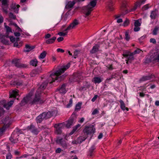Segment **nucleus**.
I'll return each instance as SVG.
<instances>
[{"mask_svg":"<svg viewBox=\"0 0 159 159\" xmlns=\"http://www.w3.org/2000/svg\"><path fill=\"white\" fill-rule=\"evenodd\" d=\"M9 16L10 18L14 20H15L16 18V16L11 12L9 13Z\"/></svg>","mask_w":159,"mask_h":159,"instance_id":"37","label":"nucleus"},{"mask_svg":"<svg viewBox=\"0 0 159 159\" xmlns=\"http://www.w3.org/2000/svg\"><path fill=\"white\" fill-rule=\"evenodd\" d=\"M10 124H4L3 126L0 129H6L8 128L10 126Z\"/></svg>","mask_w":159,"mask_h":159,"instance_id":"44","label":"nucleus"},{"mask_svg":"<svg viewBox=\"0 0 159 159\" xmlns=\"http://www.w3.org/2000/svg\"><path fill=\"white\" fill-rule=\"evenodd\" d=\"M107 5L108 7V8L111 11H112L113 9L114 8L113 7V2L110 0L107 3Z\"/></svg>","mask_w":159,"mask_h":159,"instance_id":"23","label":"nucleus"},{"mask_svg":"<svg viewBox=\"0 0 159 159\" xmlns=\"http://www.w3.org/2000/svg\"><path fill=\"white\" fill-rule=\"evenodd\" d=\"M34 48V47H31L28 44L25 45V49L24 51L25 52H29L33 49Z\"/></svg>","mask_w":159,"mask_h":159,"instance_id":"24","label":"nucleus"},{"mask_svg":"<svg viewBox=\"0 0 159 159\" xmlns=\"http://www.w3.org/2000/svg\"><path fill=\"white\" fill-rule=\"evenodd\" d=\"M19 90L17 89H15L9 92L10 98H16V96L19 95L18 93Z\"/></svg>","mask_w":159,"mask_h":159,"instance_id":"11","label":"nucleus"},{"mask_svg":"<svg viewBox=\"0 0 159 159\" xmlns=\"http://www.w3.org/2000/svg\"><path fill=\"white\" fill-rule=\"evenodd\" d=\"M1 42L5 44H8L9 43V40L7 39H6L4 38V36H2V37L1 39Z\"/></svg>","mask_w":159,"mask_h":159,"instance_id":"26","label":"nucleus"},{"mask_svg":"<svg viewBox=\"0 0 159 159\" xmlns=\"http://www.w3.org/2000/svg\"><path fill=\"white\" fill-rule=\"evenodd\" d=\"M70 12L69 10L63 15L61 16V19L63 21H65L67 20H70L71 18V15H70Z\"/></svg>","mask_w":159,"mask_h":159,"instance_id":"9","label":"nucleus"},{"mask_svg":"<svg viewBox=\"0 0 159 159\" xmlns=\"http://www.w3.org/2000/svg\"><path fill=\"white\" fill-rule=\"evenodd\" d=\"M102 81V79L99 77H95L93 78V81L96 84L97 83L99 84Z\"/></svg>","mask_w":159,"mask_h":159,"instance_id":"21","label":"nucleus"},{"mask_svg":"<svg viewBox=\"0 0 159 159\" xmlns=\"http://www.w3.org/2000/svg\"><path fill=\"white\" fill-rule=\"evenodd\" d=\"M100 48L99 45L98 44H96L93 47L92 49L90 51V53L93 54L99 51Z\"/></svg>","mask_w":159,"mask_h":159,"instance_id":"12","label":"nucleus"},{"mask_svg":"<svg viewBox=\"0 0 159 159\" xmlns=\"http://www.w3.org/2000/svg\"><path fill=\"white\" fill-rule=\"evenodd\" d=\"M55 113L56 112L54 111L43 112L36 117V122L38 123H40L44 119H47L52 116H55Z\"/></svg>","mask_w":159,"mask_h":159,"instance_id":"2","label":"nucleus"},{"mask_svg":"<svg viewBox=\"0 0 159 159\" xmlns=\"http://www.w3.org/2000/svg\"><path fill=\"white\" fill-rule=\"evenodd\" d=\"M70 66V65L68 64L66 65L62 66L61 67L57 70L55 73H52L49 78V80H46L38 88L36 91L34 98L32 99L31 95L29 94L25 97L23 98L21 101V104L24 105L26 103H29L31 105H35L38 104H42L44 103L45 100L43 99L40 97L41 91L44 90L46 87L48 83L51 84L55 80H58V81L64 79L66 75H62L59 76L65 71L68 69Z\"/></svg>","mask_w":159,"mask_h":159,"instance_id":"1","label":"nucleus"},{"mask_svg":"<svg viewBox=\"0 0 159 159\" xmlns=\"http://www.w3.org/2000/svg\"><path fill=\"white\" fill-rule=\"evenodd\" d=\"M28 129H33L35 128V127L32 124H31L30 126H28Z\"/></svg>","mask_w":159,"mask_h":159,"instance_id":"55","label":"nucleus"},{"mask_svg":"<svg viewBox=\"0 0 159 159\" xmlns=\"http://www.w3.org/2000/svg\"><path fill=\"white\" fill-rule=\"evenodd\" d=\"M149 8L148 4H147L144 5L142 8L143 11H145L148 9Z\"/></svg>","mask_w":159,"mask_h":159,"instance_id":"49","label":"nucleus"},{"mask_svg":"<svg viewBox=\"0 0 159 159\" xmlns=\"http://www.w3.org/2000/svg\"><path fill=\"white\" fill-rule=\"evenodd\" d=\"M96 4V1H92L87 6L84 7V13L86 16H88L90 14L91 12L93 10V8L95 7Z\"/></svg>","mask_w":159,"mask_h":159,"instance_id":"3","label":"nucleus"},{"mask_svg":"<svg viewBox=\"0 0 159 159\" xmlns=\"http://www.w3.org/2000/svg\"><path fill=\"white\" fill-rule=\"evenodd\" d=\"M96 147L94 145H93L89 149L88 156L90 157H92L93 155V153Z\"/></svg>","mask_w":159,"mask_h":159,"instance_id":"18","label":"nucleus"},{"mask_svg":"<svg viewBox=\"0 0 159 159\" xmlns=\"http://www.w3.org/2000/svg\"><path fill=\"white\" fill-rule=\"evenodd\" d=\"M9 38L11 41L12 43L14 42L15 41V38L12 36H10Z\"/></svg>","mask_w":159,"mask_h":159,"instance_id":"53","label":"nucleus"},{"mask_svg":"<svg viewBox=\"0 0 159 159\" xmlns=\"http://www.w3.org/2000/svg\"><path fill=\"white\" fill-rule=\"evenodd\" d=\"M75 0H74L72 1H70L68 2L65 6L66 8L69 9L72 7L75 3Z\"/></svg>","mask_w":159,"mask_h":159,"instance_id":"15","label":"nucleus"},{"mask_svg":"<svg viewBox=\"0 0 159 159\" xmlns=\"http://www.w3.org/2000/svg\"><path fill=\"white\" fill-rule=\"evenodd\" d=\"M8 7H7L4 6L2 7L3 11L6 14H7L8 13L7 10Z\"/></svg>","mask_w":159,"mask_h":159,"instance_id":"41","label":"nucleus"},{"mask_svg":"<svg viewBox=\"0 0 159 159\" xmlns=\"http://www.w3.org/2000/svg\"><path fill=\"white\" fill-rule=\"evenodd\" d=\"M119 102L120 103V107L122 110L125 111L126 110L127 111H129V108L125 107V104L123 100H120Z\"/></svg>","mask_w":159,"mask_h":159,"instance_id":"17","label":"nucleus"},{"mask_svg":"<svg viewBox=\"0 0 159 159\" xmlns=\"http://www.w3.org/2000/svg\"><path fill=\"white\" fill-rule=\"evenodd\" d=\"M38 61L36 59H34L30 61V64L33 66H37V64Z\"/></svg>","mask_w":159,"mask_h":159,"instance_id":"25","label":"nucleus"},{"mask_svg":"<svg viewBox=\"0 0 159 159\" xmlns=\"http://www.w3.org/2000/svg\"><path fill=\"white\" fill-rule=\"evenodd\" d=\"M125 39L126 40L129 41L130 39V36L129 35V31H127L125 32Z\"/></svg>","mask_w":159,"mask_h":159,"instance_id":"32","label":"nucleus"},{"mask_svg":"<svg viewBox=\"0 0 159 159\" xmlns=\"http://www.w3.org/2000/svg\"><path fill=\"white\" fill-rule=\"evenodd\" d=\"M66 128H70V126L73 125L74 122V119L73 117H70L67 121L64 122Z\"/></svg>","mask_w":159,"mask_h":159,"instance_id":"8","label":"nucleus"},{"mask_svg":"<svg viewBox=\"0 0 159 159\" xmlns=\"http://www.w3.org/2000/svg\"><path fill=\"white\" fill-rule=\"evenodd\" d=\"M20 133V130H14L11 134V137L9 139L11 141L14 143H17L18 139L17 138H16V136H18L19 134Z\"/></svg>","mask_w":159,"mask_h":159,"instance_id":"4","label":"nucleus"},{"mask_svg":"<svg viewBox=\"0 0 159 159\" xmlns=\"http://www.w3.org/2000/svg\"><path fill=\"white\" fill-rule=\"evenodd\" d=\"M158 28L157 27H155L152 31L153 35H156L157 34V31L158 30Z\"/></svg>","mask_w":159,"mask_h":159,"instance_id":"39","label":"nucleus"},{"mask_svg":"<svg viewBox=\"0 0 159 159\" xmlns=\"http://www.w3.org/2000/svg\"><path fill=\"white\" fill-rule=\"evenodd\" d=\"M156 16V12L155 11H152L151 12V14L150 15V17L152 19H155Z\"/></svg>","mask_w":159,"mask_h":159,"instance_id":"34","label":"nucleus"},{"mask_svg":"<svg viewBox=\"0 0 159 159\" xmlns=\"http://www.w3.org/2000/svg\"><path fill=\"white\" fill-rule=\"evenodd\" d=\"M39 73L36 70H34L32 71L30 73V75L31 76H34L35 75L39 74Z\"/></svg>","mask_w":159,"mask_h":159,"instance_id":"33","label":"nucleus"},{"mask_svg":"<svg viewBox=\"0 0 159 159\" xmlns=\"http://www.w3.org/2000/svg\"><path fill=\"white\" fill-rule=\"evenodd\" d=\"M20 7V6L18 4L16 5L15 4H12L11 6V8L14 10V12L16 13H18L19 8Z\"/></svg>","mask_w":159,"mask_h":159,"instance_id":"19","label":"nucleus"},{"mask_svg":"<svg viewBox=\"0 0 159 159\" xmlns=\"http://www.w3.org/2000/svg\"><path fill=\"white\" fill-rule=\"evenodd\" d=\"M8 0H2V5L3 6H6L7 7H8Z\"/></svg>","mask_w":159,"mask_h":159,"instance_id":"31","label":"nucleus"},{"mask_svg":"<svg viewBox=\"0 0 159 159\" xmlns=\"http://www.w3.org/2000/svg\"><path fill=\"white\" fill-rule=\"evenodd\" d=\"M56 142L58 144H60L64 148H66L67 147V144L63 139L61 138L60 139L59 138H57Z\"/></svg>","mask_w":159,"mask_h":159,"instance_id":"6","label":"nucleus"},{"mask_svg":"<svg viewBox=\"0 0 159 159\" xmlns=\"http://www.w3.org/2000/svg\"><path fill=\"white\" fill-rule=\"evenodd\" d=\"M141 20L139 19L135 20L134 23V27H139L141 25V23L140 22V21H141Z\"/></svg>","mask_w":159,"mask_h":159,"instance_id":"27","label":"nucleus"},{"mask_svg":"<svg viewBox=\"0 0 159 159\" xmlns=\"http://www.w3.org/2000/svg\"><path fill=\"white\" fill-rule=\"evenodd\" d=\"M66 84H63L61 85L59 88L57 89V90L59 91L60 93H65L67 91L66 89Z\"/></svg>","mask_w":159,"mask_h":159,"instance_id":"14","label":"nucleus"},{"mask_svg":"<svg viewBox=\"0 0 159 159\" xmlns=\"http://www.w3.org/2000/svg\"><path fill=\"white\" fill-rule=\"evenodd\" d=\"M88 88H89V87L88 86H87L84 85L82 87H80L79 88V89L80 90V91H84V90H86V89H88Z\"/></svg>","mask_w":159,"mask_h":159,"instance_id":"38","label":"nucleus"},{"mask_svg":"<svg viewBox=\"0 0 159 159\" xmlns=\"http://www.w3.org/2000/svg\"><path fill=\"white\" fill-rule=\"evenodd\" d=\"M19 61V59H14L12 61L11 63L17 67L24 68L27 67L26 65L20 63Z\"/></svg>","mask_w":159,"mask_h":159,"instance_id":"5","label":"nucleus"},{"mask_svg":"<svg viewBox=\"0 0 159 159\" xmlns=\"http://www.w3.org/2000/svg\"><path fill=\"white\" fill-rule=\"evenodd\" d=\"M14 103L13 100H11L8 102L7 104H5L4 105V107L7 109H9V107H11Z\"/></svg>","mask_w":159,"mask_h":159,"instance_id":"20","label":"nucleus"},{"mask_svg":"<svg viewBox=\"0 0 159 159\" xmlns=\"http://www.w3.org/2000/svg\"><path fill=\"white\" fill-rule=\"evenodd\" d=\"M5 28L6 29V31L7 33L9 32H11V29L10 27L8 26H5Z\"/></svg>","mask_w":159,"mask_h":159,"instance_id":"42","label":"nucleus"},{"mask_svg":"<svg viewBox=\"0 0 159 159\" xmlns=\"http://www.w3.org/2000/svg\"><path fill=\"white\" fill-rule=\"evenodd\" d=\"M124 57H127V58L129 62L131 63V62L134 59V57L133 56L134 55L132 54V53L130 52H128L123 55Z\"/></svg>","mask_w":159,"mask_h":159,"instance_id":"7","label":"nucleus"},{"mask_svg":"<svg viewBox=\"0 0 159 159\" xmlns=\"http://www.w3.org/2000/svg\"><path fill=\"white\" fill-rule=\"evenodd\" d=\"M119 76V73H115L114 74L112 75L111 76L113 78H118V76Z\"/></svg>","mask_w":159,"mask_h":159,"instance_id":"45","label":"nucleus"},{"mask_svg":"<svg viewBox=\"0 0 159 159\" xmlns=\"http://www.w3.org/2000/svg\"><path fill=\"white\" fill-rule=\"evenodd\" d=\"M94 125L93 124H89L86 125L84 129H93L94 128Z\"/></svg>","mask_w":159,"mask_h":159,"instance_id":"28","label":"nucleus"},{"mask_svg":"<svg viewBox=\"0 0 159 159\" xmlns=\"http://www.w3.org/2000/svg\"><path fill=\"white\" fill-rule=\"evenodd\" d=\"M61 149L60 148H57L55 152L56 153H60L61 151Z\"/></svg>","mask_w":159,"mask_h":159,"instance_id":"54","label":"nucleus"},{"mask_svg":"<svg viewBox=\"0 0 159 159\" xmlns=\"http://www.w3.org/2000/svg\"><path fill=\"white\" fill-rule=\"evenodd\" d=\"M140 30V28L139 26L134 27V30L135 32H137L139 31Z\"/></svg>","mask_w":159,"mask_h":159,"instance_id":"52","label":"nucleus"},{"mask_svg":"<svg viewBox=\"0 0 159 159\" xmlns=\"http://www.w3.org/2000/svg\"><path fill=\"white\" fill-rule=\"evenodd\" d=\"M99 113V111L97 109H95L93 111L92 114V115H95Z\"/></svg>","mask_w":159,"mask_h":159,"instance_id":"47","label":"nucleus"},{"mask_svg":"<svg viewBox=\"0 0 159 159\" xmlns=\"http://www.w3.org/2000/svg\"><path fill=\"white\" fill-rule=\"evenodd\" d=\"M150 42L153 44H155L156 43V41L155 39L152 38L150 40Z\"/></svg>","mask_w":159,"mask_h":159,"instance_id":"51","label":"nucleus"},{"mask_svg":"<svg viewBox=\"0 0 159 159\" xmlns=\"http://www.w3.org/2000/svg\"><path fill=\"white\" fill-rule=\"evenodd\" d=\"M79 23V20L76 19H75L69 26L71 29H72L75 28Z\"/></svg>","mask_w":159,"mask_h":159,"instance_id":"13","label":"nucleus"},{"mask_svg":"<svg viewBox=\"0 0 159 159\" xmlns=\"http://www.w3.org/2000/svg\"><path fill=\"white\" fill-rule=\"evenodd\" d=\"M16 84V85L17 86H20L22 85V82L20 81H17Z\"/></svg>","mask_w":159,"mask_h":159,"instance_id":"60","label":"nucleus"},{"mask_svg":"<svg viewBox=\"0 0 159 159\" xmlns=\"http://www.w3.org/2000/svg\"><path fill=\"white\" fill-rule=\"evenodd\" d=\"M64 40V38L62 37H60L57 38V40L58 42H61Z\"/></svg>","mask_w":159,"mask_h":159,"instance_id":"62","label":"nucleus"},{"mask_svg":"<svg viewBox=\"0 0 159 159\" xmlns=\"http://www.w3.org/2000/svg\"><path fill=\"white\" fill-rule=\"evenodd\" d=\"M56 39V37H53L52 39H49L46 40V43L47 44L53 43Z\"/></svg>","mask_w":159,"mask_h":159,"instance_id":"22","label":"nucleus"},{"mask_svg":"<svg viewBox=\"0 0 159 159\" xmlns=\"http://www.w3.org/2000/svg\"><path fill=\"white\" fill-rule=\"evenodd\" d=\"M86 138H87L86 137L85 138L84 137H79L78 139V140L79 141V144L81 143H82V142H83V141H84L86 139Z\"/></svg>","mask_w":159,"mask_h":159,"instance_id":"35","label":"nucleus"},{"mask_svg":"<svg viewBox=\"0 0 159 159\" xmlns=\"http://www.w3.org/2000/svg\"><path fill=\"white\" fill-rule=\"evenodd\" d=\"M65 123V122H63L61 123L55 124L54 125V128L56 129H64L66 127Z\"/></svg>","mask_w":159,"mask_h":159,"instance_id":"10","label":"nucleus"},{"mask_svg":"<svg viewBox=\"0 0 159 159\" xmlns=\"http://www.w3.org/2000/svg\"><path fill=\"white\" fill-rule=\"evenodd\" d=\"M72 98H71L69 101V103L66 105V107L68 108L70 107L72 103Z\"/></svg>","mask_w":159,"mask_h":159,"instance_id":"46","label":"nucleus"},{"mask_svg":"<svg viewBox=\"0 0 159 159\" xmlns=\"http://www.w3.org/2000/svg\"><path fill=\"white\" fill-rule=\"evenodd\" d=\"M47 53L45 51H43L39 56V58L40 59H43L44 58L46 55Z\"/></svg>","mask_w":159,"mask_h":159,"instance_id":"30","label":"nucleus"},{"mask_svg":"<svg viewBox=\"0 0 159 159\" xmlns=\"http://www.w3.org/2000/svg\"><path fill=\"white\" fill-rule=\"evenodd\" d=\"M82 105V103L79 102L76 105L75 110L78 111L80 110Z\"/></svg>","mask_w":159,"mask_h":159,"instance_id":"29","label":"nucleus"},{"mask_svg":"<svg viewBox=\"0 0 159 159\" xmlns=\"http://www.w3.org/2000/svg\"><path fill=\"white\" fill-rule=\"evenodd\" d=\"M57 51L58 52H61V53H63L64 52V50L61 48H58L57 49Z\"/></svg>","mask_w":159,"mask_h":159,"instance_id":"61","label":"nucleus"},{"mask_svg":"<svg viewBox=\"0 0 159 159\" xmlns=\"http://www.w3.org/2000/svg\"><path fill=\"white\" fill-rule=\"evenodd\" d=\"M129 24V20L128 19H126L125 20L124 22L123 23V25L124 26H127Z\"/></svg>","mask_w":159,"mask_h":159,"instance_id":"43","label":"nucleus"},{"mask_svg":"<svg viewBox=\"0 0 159 159\" xmlns=\"http://www.w3.org/2000/svg\"><path fill=\"white\" fill-rule=\"evenodd\" d=\"M93 130H84V132L86 133L87 134H91L92 133V131Z\"/></svg>","mask_w":159,"mask_h":159,"instance_id":"40","label":"nucleus"},{"mask_svg":"<svg viewBox=\"0 0 159 159\" xmlns=\"http://www.w3.org/2000/svg\"><path fill=\"white\" fill-rule=\"evenodd\" d=\"M98 97V95H95L94 97L92 98V102H94L97 98Z\"/></svg>","mask_w":159,"mask_h":159,"instance_id":"63","label":"nucleus"},{"mask_svg":"<svg viewBox=\"0 0 159 159\" xmlns=\"http://www.w3.org/2000/svg\"><path fill=\"white\" fill-rule=\"evenodd\" d=\"M81 125L80 124H78L76 126H75L73 128V129H77L78 128H79L80 126Z\"/></svg>","mask_w":159,"mask_h":159,"instance_id":"59","label":"nucleus"},{"mask_svg":"<svg viewBox=\"0 0 159 159\" xmlns=\"http://www.w3.org/2000/svg\"><path fill=\"white\" fill-rule=\"evenodd\" d=\"M51 37V35L50 34H47L45 35L44 38L46 39H48L50 38Z\"/></svg>","mask_w":159,"mask_h":159,"instance_id":"56","label":"nucleus"},{"mask_svg":"<svg viewBox=\"0 0 159 159\" xmlns=\"http://www.w3.org/2000/svg\"><path fill=\"white\" fill-rule=\"evenodd\" d=\"M135 5L137 7H140L141 5V3L139 2H137Z\"/></svg>","mask_w":159,"mask_h":159,"instance_id":"64","label":"nucleus"},{"mask_svg":"<svg viewBox=\"0 0 159 159\" xmlns=\"http://www.w3.org/2000/svg\"><path fill=\"white\" fill-rule=\"evenodd\" d=\"M153 76V75H152L146 76H143L140 79L139 81L140 82H141L150 80L151 79H152Z\"/></svg>","mask_w":159,"mask_h":159,"instance_id":"16","label":"nucleus"},{"mask_svg":"<svg viewBox=\"0 0 159 159\" xmlns=\"http://www.w3.org/2000/svg\"><path fill=\"white\" fill-rule=\"evenodd\" d=\"M140 52V50L139 49H137L136 50H135L134 52H133L132 53V55H134L135 54H136L137 53H139Z\"/></svg>","mask_w":159,"mask_h":159,"instance_id":"50","label":"nucleus"},{"mask_svg":"<svg viewBox=\"0 0 159 159\" xmlns=\"http://www.w3.org/2000/svg\"><path fill=\"white\" fill-rule=\"evenodd\" d=\"M12 156L10 153H8L6 156V159H11Z\"/></svg>","mask_w":159,"mask_h":159,"instance_id":"58","label":"nucleus"},{"mask_svg":"<svg viewBox=\"0 0 159 159\" xmlns=\"http://www.w3.org/2000/svg\"><path fill=\"white\" fill-rule=\"evenodd\" d=\"M80 51L78 50H76L74 52V58L75 59L78 56V54L80 52Z\"/></svg>","mask_w":159,"mask_h":159,"instance_id":"36","label":"nucleus"},{"mask_svg":"<svg viewBox=\"0 0 159 159\" xmlns=\"http://www.w3.org/2000/svg\"><path fill=\"white\" fill-rule=\"evenodd\" d=\"M31 130V132L33 133L35 135H37L38 133L39 132V131L38 130Z\"/></svg>","mask_w":159,"mask_h":159,"instance_id":"48","label":"nucleus"},{"mask_svg":"<svg viewBox=\"0 0 159 159\" xmlns=\"http://www.w3.org/2000/svg\"><path fill=\"white\" fill-rule=\"evenodd\" d=\"M108 69L109 70H111L113 69L112 65H110L107 66Z\"/></svg>","mask_w":159,"mask_h":159,"instance_id":"57","label":"nucleus"}]
</instances>
